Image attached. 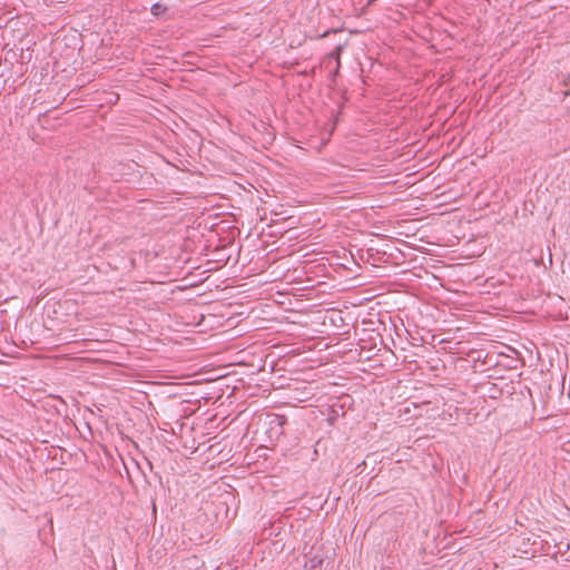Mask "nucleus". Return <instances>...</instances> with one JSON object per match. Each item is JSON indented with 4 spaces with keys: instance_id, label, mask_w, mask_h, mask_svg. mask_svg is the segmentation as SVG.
<instances>
[{
    "instance_id": "f257e3e1",
    "label": "nucleus",
    "mask_w": 570,
    "mask_h": 570,
    "mask_svg": "<svg viewBox=\"0 0 570 570\" xmlns=\"http://www.w3.org/2000/svg\"><path fill=\"white\" fill-rule=\"evenodd\" d=\"M165 8L161 6V4H154L153 8H151V12L154 14H159L161 11H164Z\"/></svg>"
},
{
    "instance_id": "f03ea898",
    "label": "nucleus",
    "mask_w": 570,
    "mask_h": 570,
    "mask_svg": "<svg viewBox=\"0 0 570 570\" xmlns=\"http://www.w3.org/2000/svg\"><path fill=\"white\" fill-rule=\"evenodd\" d=\"M311 562L313 563V567L317 566V562H315V559H312Z\"/></svg>"
},
{
    "instance_id": "7ed1b4c3",
    "label": "nucleus",
    "mask_w": 570,
    "mask_h": 570,
    "mask_svg": "<svg viewBox=\"0 0 570 570\" xmlns=\"http://www.w3.org/2000/svg\"><path fill=\"white\" fill-rule=\"evenodd\" d=\"M568 95H570V91L566 90L564 96H568Z\"/></svg>"
},
{
    "instance_id": "20e7f679",
    "label": "nucleus",
    "mask_w": 570,
    "mask_h": 570,
    "mask_svg": "<svg viewBox=\"0 0 570 570\" xmlns=\"http://www.w3.org/2000/svg\"><path fill=\"white\" fill-rule=\"evenodd\" d=\"M568 79L570 80V76L568 77Z\"/></svg>"
}]
</instances>
